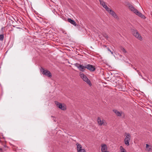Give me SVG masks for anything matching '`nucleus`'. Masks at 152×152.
Instances as JSON below:
<instances>
[{
    "instance_id": "obj_1",
    "label": "nucleus",
    "mask_w": 152,
    "mask_h": 152,
    "mask_svg": "<svg viewBox=\"0 0 152 152\" xmlns=\"http://www.w3.org/2000/svg\"><path fill=\"white\" fill-rule=\"evenodd\" d=\"M80 76L83 80L86 82L90 86H91L92 83L90 80L88 78L86 75L84 74L82 72L80 73Z\"/></svg>"
},
{
    "instance_id": "obj_2",
    "label": "nucleus",
    "mask_w": 152,
    "mask_h": 152,
    "mask_svg": "<svg viewBox=\"0 0 152 152\" xmlns=\"http://www.w3.org/2000/svg\"><path fill=\"white\" fill-rule=\"evenodd\" d=\"M125 137L124 138V142L125 144L127 146L129 145V142L130 141L131 136L130 134L129 133H125Z\"/></svg>"
},
{
    "instance_id": "obj_3",
    "label": "nucleus",
    "mask_w": 152,
    "mask_h": 152,
    "mask_svg": "<svg viewBox=\"0 0 152 152\" xmlns=\"http://www.w3.org/2000/svg\"><path fill=\"white\" fill-rule=\"evenodd\" d=\"M131 31L132 34L138 39L141 40L142 39V37L140 34L135 29L132 28L131 29Z\"/></svg>"
},
{
    "instance_id": "obj_4",
    "label": "nucleus",
    "mask_w": 152,
    "mask_h": 152,
    "mask_svg": "<svg viewBox=\"0 0 152 152\" xmlns=\"http://www.w3.org/2000/svg\"><path fill=\"white\" fill-rule=\"evenodd\" d=\"M40 71L41 72H42V74L43 75H45L47 76L48 77H52V74L48 70H45L44 68L41 67Z\"/></svg>"
},
{
    "instance_id": "obj_5",
    "label": "nucleus",
    "mask_w": 152,
    "mask_h": 152,
    "mask_svg": "<svg viewBox=\"0 0 152 152\" xmlns=\"http://www.w3.org/2000/svg\"><path fill=\"white\" fill-rule=\"evenodd\" d=\"M97 121L98 125L99 126H101L102 125L106 126L107 124V123L106 121L103 119L102 120L99 117L98 118Z\"/></svg>"
},
{
    "instance_id": "obj_6",
    "label": "nucleus",
    "mask_w": 152,
    "mask_h": 152,
    "mask_svg": "<svg viewBox=\"0 0 152 152\" xmlns=\"http://www.w3.org/2000/svg\"><path fill=\"white\" fill-rule=\"evenodd\" d=\"M55 103L57 107L61 110H66V106L64 105L63 106L61 103L57 101H55Z\"/></svg>"
},
{
    "instance_id": "obj_7",
    "label": "nucleus",
    "mask_w": 152,
    "mask_h": 152,
    "mask_svg": "<svg viewBox=\"0 0 152 152\" xmlns=\"http://www.w3.org/2000/svg\"><path fill=\"white\" fill-rule=\"evenodd\" d=\"M76 145L77 152H86L84 149L82 148V146L80 144L77 143Z\"/></svg>"
},
{
    "instance_id": "obj_8",
    "label": "nucleus",
    "mask_w": 152,
    "mask_h": 152,
    "mask_svg": "<svg viewBox=\"0 0 152 152\" xmlns=\"http://www.w3.org/2000/svg\"><path fill=\"white\" fill-rule=\"evenodd\" d=\"M108 10H106L111 15L113 16L116 19H118V17L115 12L112 9L110 8H108Z\"/></svg>"
},
{
    "instance_id": "obj_9",
    "label": "nucleus",
    "mask_w": 152,
    "mask_h": 152,
    "mask_svg": "<svg viewBox=\"0 0 152 152\" xmlns=\"http://www.w3.org/2000/svg\"><path fill=\"white\" fill-rule=\"evenodd\" d=\"M86 68L91 72H94L96 70V68L94 66L89 64L86 65Z\"/></svg>"
},
{
    "instance_id": "obj_10",
    "label": "nucleus",
    "mask_w": 152,
    "mask_h": 152,
    "mask_svg": "<svg viewBox=\"0 0 152 152\" xmlns=\"http://www.w3.org/2000/svg\"><path fill=\"white\" fill-rule=\"evenodd\" d=\"M127 6L132 11H133L134 12L136 10V9H135L134 7L130 4L128 3L127 4Z\"/></svg>"
},
{
    "instance_id": "obj_11",
    "label": "nucleus",
    "mask_w": 152,
    "mask_h": 152,
    "mask_svg": "<svg viewBox=\"0 0 152 152\" xmlns=\"http://www.w3.org/2000/svg\"><path fill=\"white\" fill-rule=\"evenodd\" d=\"M134 13L136 14L137 15L139 16L142 18H144L145 17V16L143 15L141 13L138 11L137 10H136L134 12Z\"/></svg>"
},
{
    "instance_id": "obj_12",
    "label": "nucleus",
    "mask_w": 152,
    "mask_h": 152,
    "mask_svg": "<svg viewBox=\"0 0 152 152\" xmlns=\"http://www.w3.org/2000/svg\"><path fill=\"white\" fill-rule=\"evenodd\" d=\"M100 4L103 6V7L106 10H108V7L106 4L103 1H99Z\"/></svg>"
},
{
    "instance_id": "obj_13",
    "label": "nucleus",
    "mask_w": 152,
    "mask_h": 152,
    "mask_svg": "<svg viewBox=\"0 0 152 152\" xmlns=\"http://www.w3.org/2000/svg\"><path fill=\"white\" fill-rule=\"evenodd\" d=\"M107 146L105 144H103L102 145L101 151L102 152H108L107 151Z\"/></svg>"
},
{
    "instance_id": "obj_14",
    "label": "nucleus",
    "mask_w": 152,
    "mask_h": 152,
    "mask_svg": "<svg viewBox=\"0 0 152 152\" xmlns=\"http://www.w3.org/2000/svg\"><path fill=\"white\" fill-rule=\"evenodd\" d=\"M67 21L73 25L74 26H76L77 24H76V22L74 20H72L71 18H69L67 19Z\"/></svg>"
},
{
    "instance_id": "obj_15",
    "label": "nucleus",
    "mask_w": 152,
    "mask_h": 152,
    "mask_svg": "<svg viewBox=\"0 0 152 152\" xmlns=\"http://www.w3.org/2000/svg\"><path fill=\"white\" fill-rule=\"evenodd\" d=\"M113 111L115 113V114L118 116H121L122 112H119L116 110H113Z\"/></svg>"
},
{
    "instance_id": "obj_16",
    "label": "nucleus",
    "mask_w": 152,
    "mask_h": 152,
    "mask_svg": "<svg viewBox=\"0 0 152 152\" xmlns=\"http://www.w3.org/2000/svg\"><path fill=\"white\" fill-rule=\"evenodd\" d=\"M79 68L78 69L81 72H84L85 70V69H86V65L85 66H83L82 65H80L79 66Z\"/></svg>"
},
{
    "instance_id": "obj_17",
    "label": "nucleus",
    "mask_w": 152,
    "mask_h": 152,
    "mask_svg": "<svg viewBox=\"0 0 152 152\" xmlns=\"http://www.w3.org/2000/svg\"><path fill=\"white\" fill-rule=\"evenodd\" d=\"M120 149L121 152H126V150L123 148L122 146H120Z\"/></svg>"
},
{
    "instance_id": "obj_18",
    "label": "nucleus",
    "mask_w": 152,
    "mask_h": 152,
    "mask_svg": "<svg viewBox=\"0 0 152 152\" xmlns=\"http://www.w3.org/2000/svg\"><path fill=\"white\" fill-rule=\"evenodd\" d=\"M121 50L124 53H126V51L125 50V49L122 47H120Z\"/></svg>"
},
{
    "instance_id": "obj_19",
    "label": "nucleus",
    "mask_w": 152,
    "mask_h": 152,
    "mask_svg": "<svg viewBox=\"0 0 152 152\" xmlns=\"http://www.w3.org/2000/svg\"><path fill=\"white\" fill-rule=\"evenodd\" d=\"M103 36L106 39H108L109 38V37L106 33H104L103 34Z\"/></svg>"
},
{
    "instance_id": "obj_20",
    "label": "nucleus",
    "mask_w": 152,
    "mask_h": 152,
    "mask_svg": "<svg viewBox=\"0 0 152 152\" xmlns=\"http://www.w3.org/2000/svg\"><path fill=\"white\" fill-rule=\"evenodd\" d=\"M2 148L3 149L4 151H5L8 150V147L6 145H4Z\"/></svg>"
},
{
    "instance_id": "obj_21",
    "label": "nucleus",
    "mask_w": 152,
    "mask_h": 152,
    "mask_svg": "<svg viewBox=\"0 0 152 152\" xmlns=\"http://www.w3.org/2000/svg\"><path fill=\"white\" fill-rule=\"evenodd\" d=\"M4 36L3 34L0 35V40L1 41H3L4 39Z\"/></svg>"
},
{
    "instance_id": "obj_22",
    "label": "nucleus",
    "mask_w": 152,
    "mask_h": 152,
    "mask_svg": "<svg viewBox=\"0 0 152 152\" xmlns=\"http://www.w3.org/2000/svg\"><path fill=\"white\" fill-rule=\"evenodd\" d=\"M80 64H79L77 63H75L74 64L75 66H76V67H77L78 69L79 68V66H80Z\"/></svg>"
},
{
    "instance_id": "obj_23",
    "label": "nucleus",
    "mask_w": 152,
    "mask_h": 152,
    "mask_svg": "<svg viewBox=\"0 0 152 152\" xmlns=\"http://www.w3.org/2000/svg\"><path fill=\"white\" fill-rule=\"evenodd\" d=\"M107 49L108 51H109L111 52V53L113 55V52L109 48H107Z\"/></svg>"
},
{
    "instance_id": "obj_24",
    "label": "nucleus",
    "mask_w": 152,
    "mask_h": 152,
    "mask_svg": "<svg viewBox=\"0 0 152 152\" xmlns=\"http://www.w3.org/2000/svg\"><path fill=\"white\" fill-rule=\"evenodd\" d=\"M51 117H52L53 118V120H54V121H55V122H56V118H55V117L53 116H51Z\"/></svg>"
},
{
    "instance_id": "obj_25",
    "label": "nucleus",
    "mask_w": 152,
    "mask_h": 152,
    "mask_svg": "<svg viewBox=\"0 0 152 152\" xmlns=\"http://www.w3.org/2000/svg\"><path fill=\"white\" fill-rule=\"evenodd\" d=\"M4 151L3 150V149L2 148H0V152H4Z\"/></svg>"
},
{
    "instance_id": "obj_26",
    "label": "nucleus",
    "mask_w": 152,
    "mask_h": 152,
    "mask_svg": "<svg viewBox=\"0 0 152 152\" xmlns=\"http://www.w3.org/2000/svg\"><path fill=\"white\" fill-rule=\"evenodd\" d=\"M121 91H123L124 89H125L124 87V86L121 87Z\"/></svg>"
},
{
    "instance_id": "obj_27",
    "label": "nucleus",
    "mask_w": 152,
    "mask_h": 152,
    "mask_svg": "<svg viewBox=\"0 0 152 152\" xmlns=\"http://www.w3.org/2000/svg\"><path fill=\"white\" fill-rule=\"evenodd\" d=\"M146 147L147 148L149 147V145L148 144H146Z\"/></svg>"
},
{
    "instance_id": "obj_28",
    "label": "nucleus",
    "mask_w": 152,
    "mask_h": 152,
    "mask_svg": "<svg viewBox=\"0 0 152 152\" xmlns=\"http://www.w3.org/2000/svg\"><path fill=\"white\" fill-rule=\"evenodd\" d=\"M103 47H105V48L107 47V46L106 45H103Z\"/></svg>"
},
{
    "instance_id": "obj_29",
    "label": "nucleus",
    "mask_w": 152,
    "mask_h": 152,
    "mask_svg": "<svg viewBox=\"0 0 152 152\" xmlns=\"http://www.w3.org/2000/svg\"><path fill=\"white\" fill-rule=\"evenodd\" d=\"M151 149V148H149V149H148V151H149Z\"/></svg>"
},
{
    "instance_id": "obj_30",
    "label": "nucleus",
    "mask_w": 152,
    "mask_h": 152,
    "mask_svg": "<svg viewBox=\"0 0 152 152\" xmlns=\"http://www.w3.org/2000/svg\"><path fill=\"white\" fill-rule=\"evenodd\" d=\"M50 1L51 2L53 3H54V2H53V1Z\"/></svg>"
},
{
    "instance_id": "obj_31",
    "label": "nucleus",
    "mask_w": 152,
    "mask_h": 152,
    "mask_svg": "<svg viewBox=\"0 0 152 152\" xmlns=\"http://www.w3.org/2000/svg\"><path fill=\"white\" fill-rule=\"evenodd\" d=\"M119 56H120V57H122V55H119Z\"/></svg>"
},
{
    "instance_id": "obj_32",
    "label": "nucleus",
    "mask_w": 152,
    "mask_h": 152,
    "mask_svg": "<svg viewBox=\"0 0 152 152\" xmlns=\"http://www.w3.org/2000/svg\"><path fill=\"white\" fill-rule=\"evenodd\" d=\"M134 69H135V70H136L137 69H136V68H134Z\"/></svg>"
},
{
    "instance_id": "obj_33",
    "label": "nucleus",
    "mask_w": 152,
    "mask_h": 152,
    "mask_svg": "<svg viewBox=\"0 0 152 152\" xmlns=\"http://www.w3.org/2000/svg\"><path fill=\"white\" fill-rule=\"evenodd\" d=\"M23 3L24 4V6H25L26 5L25 4V2H23Z\"/></svg>"
},
{
    "instance_id": "obj_34",
    "label": "nucleus",
    "mask_w": 152,
    "mask_h": 152,
    "mask_svg": "<svg viewBox=\"0 0 152 152\" xmlns=\"http://www.w3.org/2000/svg\"><path fill=\"white\" fill-rule=\"evenodd\" d=\"M137 72H139L138 70H137Z\"/></svg>"
},
{
    "instance_id": "obj_35",
    "label": "nucleus",
    "mask_w": 152,
    "mask_h": 152,
    "mask_svg": "<svg viewBox=\"0 0 152 152\" xmlns=\"http://www.w3.org/2000/svg\"><path fill=\"white\" fill-rule=\"evenodd\" d=\"M17 28H20L17 27Z\"/></svg>"
}]
</instances>
